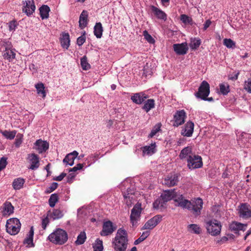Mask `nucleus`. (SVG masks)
Here are the masks:
<instances>
[{
    "mask_svg": "<svg viewBox=\"0 0 251 251\" xmlns=\"http://www.w3.org/2000/svg\"><path fill=\"white\" fill-rule=\"evenodd\" d=\"M128 242L127 231L123 228H119L112 242L114 251H126Z\"/></svg>",
    "mask_w": 251,
    "mask_h": 251,
    "instance_id": "f257e3e1",
    "label": "nucleus"
},
{
    "mask_svg": "<svg viewBox=\"0 0 251 251\" xmlns=\"http://www.w3.org/2000/svg\"><path fill=\"white\" fill-rule=\"evenodd\" d=\"M228 240V237L226 236H223L220 240L217 241V244L219 245H221L226 242Z\"/></svg>",
    "mask_w": 251,
    "mask_h": 251,
    "instance_id": "69168bd1",
    "label": "nucleus"
},
{
    "mask_svg": "<svg viewBox=\"0 0 251 251\" xmlns=\"http://www.w3.org/2000/svg\"><path fill=\"white\" fill-rule=\"evenodd\" d=\"M83 166H84V164L78 163L73 168H70L69 172H76L78 170H80L81 169H82Z\"/></svg>",
    "mask_w": 251,
    "mask_h": 251,
    "instance_id": "680f3d73",
    "label": "nucleus"
},
{
    "mask_svg": "<svg viewBox=\"0 0 251 251\" xmlns=\"http://www.w3.org/2000/svg\"><path fill=\"white\" fill-rule=\"evenodd\" d=\"M88 12L85 10H83L79 18V26L80 29H82L87 26L88 22Z\"/></svg>",
    "mask_w": 251,
    "mask_h": 251,
    "instance_id": "4be33fe9",
    "label": "nucleus"
},
{
    "mask_svg": "<svg viewBox=\"0 0 251 251\" xmlns=\"http://www.w3.org/2000/svg\"><path fill=\"white\" fill-rule=\"evenodd\" d=\"M188 231L192 233L199 234L201 232V229L200 226L195 224L189 225L187 226Z\"/></svg>",
    "mask_w": 251,
    "mask_h": 251,
    "instance_id": "e433bc0d",
    "label": "nucleus"
},
{
    "mask_svg": "<svg viewBox=\"0 0 251 251\" xmlns=\"http://www.w3.org/2000/svg\"><path fill=\"white\" fill-rule=\"evenodd\" d=\"M162 124L161 123H158L156 124L151 130V133L148 135V138H152L158 132L161 130Z\"/></svg>",
    "mask_w": 251,
    "mask_h": 251,
    "instance_id": "37998d69",
    "label": "nucleus"
},
{
    "mask_svg": "<svg viewBox=\"0 0 251 251\" xmlns=\"http://www.w3.org/2000/svg\"><path fill=\"white\" fill-rule=\"evenodd\" d=\"M37 147V150L39 153L46 151L49 148V144L46 141H42L41 139L37 140L35 143Z\"/></svg>",
    "mask_w": 251,
    "mask_h": 251,
    "instance_id": "b1692460",
    "label": "nucleus"
},
{
    "mask_svg": "<svg viewBox=\"0 0 251 251\" xmlns=\"http://www.w3.org/2000/svg\"><path fill=\"white\" fill-rule=\"evenodd\" d=\"M150 233V232L149 231L143 232L141 236L134 241V244L137 245L143 241L149 236Z\"/></svg>",
    "mask_w": 251,
    "mask_h": 251,
    "instance_id": "09e8293b",
    "label": "nucleus"
},
{
    "mask_svg": "<svg viewBox=\"0 0 251 251\" xmlns=\"http://www.w3.org/2000/svg\"><path fill=\"white\" fill-rule=\"evenodd\" d=\"M238 215L245 219L251 217V206L247 203H242L239 206Z\"/></svg>",
    "mask_w": 251,
    "mask_h": 251,
    "instance_id": "9d476101",
    "label": "nucleus"
},
{
    "mask_svg": "<svg viewBox=\"0 0 251 251\" xmlns=\"http://www.w3.org/2000/svg\"><path fill=\"white\" fill-rule=\"evenodd\" d=\"M35 87L36 89L37 94L43 98H45L46 96V93L44 84L42 82L37 83L35 85Z\"/></svg>",
    "mask_w": 251,
    "mask_h": 251,
    "instance_id": "72a5a7b5",
    "label": "nucleus"
},
{
    "mask_svg": "<svg viewBox=\"0 0 251 251\" xmlns=\"http://www.w3.org/2000/svg\"><path fill=\"white\" fill-rule=\"evenodd\" d=\"M173 49L176 54L183 55L186 54L188 50V47L186 42L181 44H175Z\"/></svg>",
    "mask_w": 251,
    "mask_h": 251,
    "instance_id": "dca6fc26",
    "label": "nucleus"
},
{
    "mask_svg": "<svg viewBox=\"0 0 251 251\" xmlns=\"http://www.w3.org/2000/svg\"><path fill=\"white\" fill-rule=\"evenodd\" d=\"M21 224L19 223L18 226H13L12 225H11V223H9V222H6V231L12 235H15L17 234L21 228Z\"/></svg>",
    "mask_w": 251,
    "mask_h": 251,
    "instance_id": "393cba45",
    "label": "nucleus"
},
{
    "mask_svg": "<svg viewBox=\"0 0 251 251\" xmlns=\"http://www.w3.org/2000/svg\"><path fill=\"white\" fill-rule=\"evenodd\" d=\"M59 201V196L57 193L52 194L49 199V204L50 206L53 208L55 206V204Z\"/></svg>",
    "mask_w": 251,
    "mask_h": 251,
    "instance_id": "4c0bfd02",
    "label": "nucleus"
},
{
    "mask_svg": "<svg viewBox=\"0 0 251 251\" xmlns=\"http://www.w3.org/2000/svg\"><path fill=\"white\" fill-rule=\"evenodd\" d=\"M247 226V224H242L238 222L233 221L231 224H230L229 226V229L233 231H245L246 228V227Z\"/></svg>",
    "mask_w": 251,
    "mask_h": 251,
    "instance_id": "5701e85b",
    "label": "nucleus"
},
{
    "mask_svg": "<svg viewBox=\"0 0 251 251\" xmlns=\"http://www.w3.org/2000/svg\"><path fill=\"white\" fill-rule=\"evenodd\" d=\"M64 214L62 211L58 209H53L51 217L53 220L59 219L63 217Z\"/></svg>",
    "mask_w": 251,
    "mask_h": 251,
    "instance_id": "a18cd8bd",
    "label": "nucleus"
},
{
    "mask_svg": "<svg viewBox=\"0 0 251 251\" xmlns=\"http://www.w3.org/2000/svg\"><path fill=\"white\" fill-rule=\"evenodd\" d=\"M23 140V135L21 133H18L15 140L14 145L17 148H19L21 145Z\"/></svg>",
    "mask_w": 251,
    "mask_h": 251,
    "instance_id": "8fccbe9b",
    "label": "nucleus"
},
{
    "mask_svg": "<svg viewBox=\"0 0 251 251\" xmlns=\"http://www.w3.org/2000/svg\"><path fill=\"white\" fill-rule=\"evenodd\" d=\"M103 29L102 24L100 22L96 23L94 27V34L97 38L102 37Z\"/></svg>",
    "mask_w": 251,
    "mask_h": 251,
    "instance_id": "473e14b6",
    "label": "nucleus"
},
{
    "mask_svg": "<svg viewBox=\"0 0 251 251\" xmlns=\"http://www.w3.org/2000/svg\"><path fill=\"white\" fill-rule=\"evenodd\" d=\"M93 247L94 248V251H102L103 247L102 245V241L97 239L94 245H93Z\"/></svg>",
    "mask_w": 251,
    "mask_h": 251,
    "instance_id": "49530a36",
    "label": "nucleus"
},
{
    "mask_svg": "<svg viewBox=\"0 0 251 251\" xmlns=\"http://www.w3.org/2000/svg\"><path fill=\"white\" fill-rule=\"evenodd\" d=\"M162 216L161 215H155L148 220L142 227L141 229H152L162 221Z\"/></svg>",
    "mask_w": 251,
    "mask_h": 251,
    "instance_id": "f8f14e48",
    "label": "nucleus"
},
{
    "mask_svg": "<svg viewBox=\"0 0 251 251\" xmlns=\"http://www.w3.org/2000/svg\"><path fill=\"white\" fill-rule=\"evenodd\" d=\"M149 98V96L144 92H140L133 94L130 99L133 103L140 105L143 103L145 100Z\"/></svg>",
    "mask_w": 251,
    "mask_h": 251,
    "instance_id": "ddd939ff",
    "label": "nucleus"
},
{
    "mask_svg": "<svg viewBox=\"0 0 251 251\" xmlns=\"http://www.w3.org/2000/svg\"><path fill=\"white\" fill-rule=\"evenodd\" d=\"M66 175V173H62L59 176L53 177V180L58 181H61Z\"/></svg>",
    "mask_w": 251,
    "mask_h": 251,
    "instance_id": "338daca9",
    "label": "nucleus"
},
{
    "mask_svg": "<svg viewBox=\"0 0 251 251\" xmlns=\"http://www.w3.org/2000/svg\"><path fill=\"white\" fill-rule=\"evenodd\" d=\"M24 4L22 8V11L25 13L27 16H31L35 11L36 6L33 0L23 1Z\"/></svg>",
    "mask_w": 251,
    "mask_h": 251,
    "instance_id": "4468645a",
    "label": "nucleus"
},
{
    "mask_svg": "<svg viewBox=\"0 0 251 251\" xmlns=\"http://www.w3.org/2000/svg\"><path fill=\"white\" fill-rule=\"evenodd\" d=\"M74 158L71 157V156L68 154L64 158L63 162L64 163H67L70 166H72L74 164Z\"/></svg>",
    "mask_w": 251,
    "mask_h": 251,
    "instance_id": "5fc2aeb1",
    "label": "nucleus"
},
{
    "mask_svg": "<svg viewBox=\"0 0 251 251\" xmlns=\"http://www.w3.org/2000/svg\"><path fill=\"white\" fill-rule=\"evenodd\" d=\"M116 228L113 226V223L110 221H107L104 222L102 226V230L101 231L100 234L101 236H107L111 234Z\"/></svg>",
    "mask_w": 251,
    "mask_h": 251,
    "instance_id": "f3484780",
    "label": "nucleus"
},
{
    "mask_svg": "<svg viewBox=\"0 0 251 251\" xmlns=\"http://www.w3.org/2000/svg\"><path fill=\"white\" fill-rule=\"evenodd\" d=\"M68 238L67 232L60 228H56L48 236V239L51 242L60 245L64 244L67 241Z\"/></svg>",
    "mask_w": 251,
    "mask_h": 251,
    "instance_id": "7ed1b4c3",
    "label": "nucleus"
},
{
    "mask_svg": "<svg viewBox=\"0 0 251 251\" xmlns=\"http://www.w3.org/2000/svg\"><path fill=\"white\" fill-rule=\"evenodd\" d=\"M8 29L9 31H15L16 27L18 25V24L17 23L16 20H13L11 21H10L8 23Z\"/></svg>",
    "mask_w": 251,
    "mask_h": 251,
    "instance_id": "6e6d98bb",
    "label": "nucleus"
},
{
    "mask_svg": "<svg viewBox=\"0 0 251 251\" xmlns=\"http://www.w3.org/2000/svg\"><path fill=\"white\" fill-rule=\"evenodd\" d=\"M192 149L190 146H187L183 148L180 151L179 155V157L180 159H183L185 158L187 156L190 155V154L192 153Z\"/></svg>",
    "mask_w": 251,
    "mask_h": 251,
    "instance_id": "c9c22d12",
    "label": "nucleus"
},
{
    "mask_svg": "<svg viewBox=\"0 0 251 251\" xmlns=\"http://www.w3.org/2000/svg\"><path fill=\"white\" fill-rule=\"evenodd\" d=\"M173 200L176 203V206L180 207L183 209H185L188 203H190L189 200L184 199L183 195L178 194L176 191Z\"/></svg>",
    "mask_w": 251,
    "mask_h": 251,
    "instance_id": "2eb2a0df",
    "label": "nucleus"
},
{
    "mask_svg": "<svg viewBox=\"0 0 251 251\" xmlns=\"http://www.w3.org/2000/svg\"><path fill=\"white\" fill-rule=\"evenodd\" d=\"M194 124L191 121L187 122L182 127L181 134L186 137H191L194 131Z\"/></svg>",
    "mask_w": 251,
    "mask_h": 251,
    "instance_id": "a211bd4d",
    "label": "nucleus"
},
{
    "mask_svg": "<svg viewBox=\"0 0 251 251\" xmlns=\"http://www.w3.org/2000/svg\"><path fill=\"white\" fill-rule=\"evenodd\" d=\"M80 64L82 69L84 70H88L91 68L90 65L87 62V58L86 55L81 58Z\"/></svg>",
    "mask_w": 251,
    "mask_h": 251,
    "instance_id": "c03bdc74",
    "label": "nucleus"
},
{
    "mask_svg": "<svg viewBox=\"0 0 251 251\" xmlns=\"http://www.w3.org/2000/svg\"><path fill=\"white\" fill-rule=\"evenodd\" d=\"M209 94L210 85L206 81L203 80L201 83L198 91L195 93V95L197 98L201 99L202 97L208 96Z\"/></svg>",
    "mask_w": 251,
    "mask_h": 251,
    "instance_id": "9b49d317",
    "label": "nucleus"
},
{
    "mask_svg": "<svg viewBox=\"0 0 251 251\" xmlns=\"http://www.w3.org/2000/svg\"><path fill=\"white\" fill-rule=\"evenodd\" d=\"M143 103L144 105H143L142 109L147 113L155 107V100L153 99H147V100H145Z\"/></svg>",
    "mask_w": 251,
    "mask_h": 251,
    "instance_id": "c756f323",
    "label": "nucleus"
},
{
    "mask_svg": "<svg viewBox=\"0 0 251 251\" xmlns=\"http://www.w3.org/2000/svg\"><path fill=\"white\" fill-rule=\"evenodd\" d=\"M14 207L10 201H6L3 203L2 215H10L14 212Z\"/></svg>",
    "mask_w": 251,
    "mask_h": 251,
    "instance_id": "cd10ccee",
    "label": "nucleus"
},
{
    "mask_svg": "<svg viewBox=\"0 0 251 251\" xmlns=\"http://www.w3.org/2000/svg\"><path fill=\"white\" fill-rule=\"evenodd\" d=\"M99 157V154L97 153H95L94 154H91L89 155L87 159L91 162V164L94 163L96 160Z\"/></svg>",
    "mask_w": 251,
    "mask_h": 251,
    "instance_id": "13d9d810",
    "label": "nucleus"
},
{
    "mask_svg": "<svg viewBox=\"0 0 251 251\" xmlns=\"http://www.w3.org/2000/svg\"><path fill=\"white\" fill-rule=\"evenodd\" d=\"M222 225L216 219L210 220L206 222V228L208 233L212 236H217L221 233Z\"/></svg>",
    "mask_w": 251,
    "mask_h": 251,
    "instance_id": "39448f33",
    "label": "nucleus"
},
{
    "mask_svg": "<svg viewBox=\"0 0 251 251\" xmlns=\"http://www.w3.org/2000/svg\"><path fill=\"white\" fill-rule=\"evenodd\" d=\"M223 44L229 49H234L236 47L235 42L231 39H224L223 40Z\"/></svg>",
    "mask_w": 251,
    "mask_h": 251,
    "instance_id": "de8ad7c7",
    "label": "nucleus"
},
{
    "mask_svg": "<svg viewBox=\"0 0 251 251\" xmlns=\"http://www.w3.org/2000/svg\"><path fill=\"white\" fill-rule=\"evenodd\" d=\"M187 162V167L190 170L201 168L203 166L202 158L198 155H189Z\"/></svg>",
    "mask_w": 251,
    "mask_h": 251,
    "instance_id": "0eeeda50",
    "label": "nucleus"
},
{
    "mask_svg": "<svg viewBox=\"0 0 251 251\" xmlns=\"http://www.w3.org/2000/svg\"><path fill=\"white\" fill-rule=\"evenodd\" d=\"M135 192V189L133 186L128 187L127 189L126 192H124L123 194L124 199L129 198V199H134Z\"/></svg>",
    "mask_w": 251,
    "mask_h": 251,
    "instance_id": "ea45409f",
    "label": "nucleus"
},
{
    "mask_svg": "<svg viewBox=\"0 0 251 251\" xmlns=\"http://www.w3.org/2000/svg\"><path fill=\"white\" fill-rule=\"evenodd\" d=\"M143 36L144 38L150 44H154L155 43V40L152 37L149 33L148 31L146 30L143 31Z\"/></svg>",
    "mask_w": 251,
    "mask_h": 251,
    "instance_id": "3c124183",
    "label": "nucleus"
},
{
    "mask_svg": "<svg viewBox=\"0 0 251 251\" xmlns=\"http://www.w3.org/2000/svg\"><path fill=\"white\" fill-rule=\"evenodd\" d=\"M220 93L224 96L226 95L230 91L229 85L227 83L219 84Z\"/></svg>",
    "mask_w": 251,
    "mask_h": 251,
    "instance_id": "a19ab883",
    "label": "nucleus"
},
{
    "mask_svg": "<svg viewBox=\"0 0 251 251\" xmlns=\"http://www.w3.org/2000/svg\"><path fill=\"white\" fill-rule=\"evenodd\" d=\"M28 159L31 164L28 169L32 170H35L38 169L39 167V157L38 155L34 153L29 154L28 155Z\"/></svg>",
    "mask_w": 251,
    "mask_h": 251,
    "instance_id": "6ab92c4d",
    "label": "nucleus"
},
{
    "mask_svg": "<svg viewBox=\"0 0 251 251\" xmlns=\"http://www.w3.org/2000/svg\"><path fill=\"white\" fill-rule=\"evenodd\" d=\"M180 176L179 174H174L171 176H168L164 179V184L168 187L176 185Z\"/></svg>",
    "mask_w": 251,
    "mask_h": 251,
    "instance_id": "aec40b11",
    "label": "nucleus"
},
{
    "mask_svg": "<svg viewBox=\"0 0 251 251\" xmlns=\"http://www.w3.org/2000/svg\"><path fill=\"white\" fill-rule=\"evenodd\" d=\"M50 10V7L47 5H42L39 8L40 17L42 20L49 18Z\"/></svg>",
    "mask_w": 251,
    "mask_h": 251,
    "instance_id": "7c9ffc66",
    "label": "nucleus"
},
{
    "mask_svg": "<svg viewBox=\"0 0 251 251\" xmlns=\"http://www.w3.org/2000/svg\"><path fill=\"white\" fill-rule=\"evenodd\" d=\"M0 132L4 136L6 139L12 140L14 138L16 134V130L9 131L5 130L4 131L0 130Z\"/></svg>",
    "mask_w": 251,
    "mask_h": 251,
    "instance_id": "58836bf2",
    "label": "nucleus"
},
{
    "mask_svg": "<svg viewBox=\"0 0 251 251\" xmlns=\"http://www.w3.org/2000/svg\"><path fill=\"white\" fill-rule=\"evenodd\" d=\"M25 183V179L18 177L14 179L12 182V187L15 190H20L23 187Z\"/></svg>",
    "mask_w": 251,
    "mask_h": 251,
    "instance_id": "2f4dec72",
    "label": "nucleus"
},
{
    "mask_svg": "<svg viewBox=\"0 0 251 251\" xmlns=\"http://www.w3.org/2000/svg\"><path fill=\"white\" fill-rule=\"evenodd\" d=\"M244 89L249 93H251V78H248L245 82Z\"/></svg>",
    "mask_w": 251,
    "mask_h": 251,
    "instance_id": "052dcab7",
    "label": "nucleus"
},
{
    "mask_svg": "<svg viewBox=\"0 0 251 251\" xmlns=\"http://www.w3.org/2000/svg\"><path fill=\"white\" fill-rule=\"evenodd\" d=\"M201 43V41L200 39L197 38H192L190 39L189 47L192 50H196L199 48Z\"/></svg>",
    "mask_w": 251,
    "mask_h": 251,
    "instance_id": "f704fd0d",
    "label": "nucleus"
},
{
    "mask_svg": "<svg viewBox=\"0 0 251 251\" xmlns=\"http://www.w3.org/2000/svg\"><path fill=\"white\" fill-rule=\"evenodd\" d=\"M58 184L57 182H52L50 186L48 187L45 192L47 194H49L54 191L58 187Z\"/></svg>",
    "mask_w": 251,
    "mask_h": 251,
    "instance_id": "4d7b16f0",
    "label": "nucleus"
},
{
    "mask_svg": "<svg viewBox=\"0 0 251 251\" xmlns=\"http://www.w3.org/2000/svg\"><path fill=\"white\" fill-rule=\"evenodd\" d=\"M60 43L63 48L68 49L70 45V35L68 33H62L60 38Z\"/></svg>",
    "mask_w": 251,
    "mask_h": 251,
    "instance_id": "bb28decb",
    "label": "nucleus"
},
{
    "mask_svg": "<svg viewBox=\"0 0 251 251\" xmlns=\"http://www.w3.org/2000/svg\"><path fill=\"white\" fill-rule=\"evenodd\" d=\"M211 24V21L209 19L207 20L203 24V30H206L207 29V28Z\"/></svg>",
    "mask_w": 251,
    "mask_h": 251,
    "instance_id": "774afa93",
    "label": "nucleus"
},
{
    "mask_svg": "<svg viewBox=\"0 0 251 251\" xmlns=\"http://www.w3.org/2000/svg\"><path fill=\"white\" fill-rule=\"evenodd\" d=\"M155 143H152L150 146H146L142 148L143 151V155L145 154L151 155L156 152Z\"/></svg>",
    "mask_w": 251,
    "mask_h": 251,
    "instance_id": "c85d7f7f",
    "label": "nucleus"
},
{
    "mask_svg": "<svg viewBox=\"0 0 251 251\" xmlns=\"http://www.w3.org/2000/svg\"><path fill=\"white\" fill-rule=\"evenodd\" d=\"M34 235V230L33 227L31 226L28 233L27 235V237L23 241V244L27 245L28 247H34V244L33 242Z\"/></svg>",
    "mask_w": 251,
    "mask_h": 251,
    "instance_id": "a878e982",
    "label": "nucleus"
},
{
    "mask_svg": "<svg viewBox=\"0 0 251 251\" xmlns=\"http://www.w3.org/2000/svg\"><path fill=\"white\" fill-rule=\"evenodd\" d=\"M141 206V203L137 202L131 209L130 221L132 226H137V222L140 219L141 214L142 211Z\"/></svg>",
    "mask_w": 251,
    "mask_h": 251,
    "instance_id": "423d86ee",
    "label": "nucleus"
},
{
    "mask_svg": "<svg viewBox=\"0 0 251 251\" xmlns=\"http://www.w3.org/2000/svg\"><path fill=\"white\" fill-rule=\"evenodd\" d=\"M3 46L5 47V50L3 52V57L4 59L11 62L15 58V50L11 48V44L9 41L4 42Z\"/></svg>",
    "mask_w": 251,
    "mask_h": 251,
    "instance_id": "6e6552de",
    "label": "nucleus"
},
{
    "mask_svg": "<svg viewBox=\"0 0 251 251\" xmlns=\"http://www.w3.org/2000/svg\"><path fill=\"white\" fill-rule=\"evenodd\" d=\"M180 19L182 22L185 25H189L190 22H191V20L192 19L191 17H189L188 16L185 14L181 15Z\"/></svg>",
    "mask_w": 251,
    "mask_h": 251,
    "instance_id": "864d4df0",
    "label": "nucleus"
},
{
    "mask_svg": "<svg viewBox=\"0 0 251 251\" xmlns=\"http://www.w3.org/2000/svg\"><path fill=\"white\" fill-rule=\"evenodd\" d=\"M189 202L187 204L185 209L191 211L195 217H198L200 215L203 204L202 199L197 198L195 199L194 201H189Z\"/></svg>",
    "mask_w": 251,
    "mask_h": 251,
    "instance_id": "20e7f679",
    "label": "nucleus"
},
{
    "mask_svg": "<svg viewBox=\"0 0 251 251\" xmlns=\"http://www.w3.org/2000/svg\"><path fill=\"white\" fill-rule=\"evenodd\" d=\"M175 193V189L164 191L160 196L153 203V208L155 209L165 208L167 202L174 200Z\"/></svg>",
    "mask_w": 251,
    "mask_h": 251,
    "instance_id": "f03ea898",
    "label": "nucleus"
},
{
    "mask_svg": "<svg viewBox=\"0 0 251 251\" xmlns=\"http://www.w3.org/2000/svg\"><path fill=\"white\" fill-rule=\"evenodd\" d=\"M85 34H86V32L84 31L82 32L81 36H80L77 38V40H76V43H77V44L79 46H82L85 42V40H86Z\"/></svg>",
    "mask_w": 251,
    "mask_h": 251,
    "instance_id": "603ef678",
    "label": "nucleus"
},
{
    "mask_svg": "<svg viewBox=\"0 0 251 251\" xmlns=\"http://www.w3.org/2000/svg\"><path fill=\"white\" fill-rule=\"evenodd\" d=\"M150 8L156 18L164 21L167 20V15L163 11L154 5H151Z\"/></svg>",
    "mask_w": 251,
    "mask_h": 251,
    "instance_id": "412c9836",
    "label": "nucleus"
},
{
    "mask_svg": "<svg viewBox=\"0 0 251 251\" xmlns=\"http://www.w3.org/2000/svg\"><path fill=\"white\" fill-rule=\"evenodd\" d=\"M86 239V233L84 231L81 232L78 235L76 240L75 241L76 245H80L83 244Z\"/></svg>",
    "mask_w": 251,
    "mask_h": 251,
    "instance_id": "79ce46f5",
    "label": "nucleus"
},
{
    "mask_svg": "<svg viewBox=\"0 0 251 251\" xmlns=\"http://www.w3.org/2000/svg\"><path fill=\"white\" fill-rule=\"evenodd\" d=\"M7 158L5 157H2L0 159V171H1L2 170L4 169L7 164Z\"/></svg>",
    "mask_w": 251,
    "mask_h": 251,
    "instance_id": "bf43d9fd",
    "label": "nucleus"
},
{
    "mask_svg": "<svg viewBox=\"0 0 251 251\" xmlns=\"http://www.w3.org/2000/svg\"><path fill=\"white\" fill-rule=\"evenodd\" d=\"M7 222L11 223V225L16 226L19 225V223H21L20 220L16 218H10L7 221Z\"/></svg>",
    "mask_w": 251,
    "mask_h": 251,
    "instance_id": "e2e57ef3",
    "label": "nucleus"
},
{
    "mask_svg": "<svg viewBox=\"0 0 251 251\" xmlns=\"http://www.w3.org/2000/svg\"><path fill=\"white\" fill-rule=\"evenodd\" d=\"M186 113L184 110H176L173 116V126L178 127L185 123L186 118Z\"/></svg>",
    "mask_w": 251,
    "mask_h": 251,
    "instance_id": "1a4fd4ad",
    "label": "nucleus"
},
{
    "mask_svg": "<svg viewBox=\"0 0 251 251\" xmlns=\"http://www.w3.org/2000/svg\"><path fill=\"white\" fill-rule=\"evenodd\" d=\"M50 223L49 219L48 217L44 218L42 220V227L44 230L46 229L47 226Z\"/></svg>",
    "mask_w": 251,
    "mask_h": 251,
    "instance_id": "0e129e2a",
    "label": "nucleus"
}]
</instances>
